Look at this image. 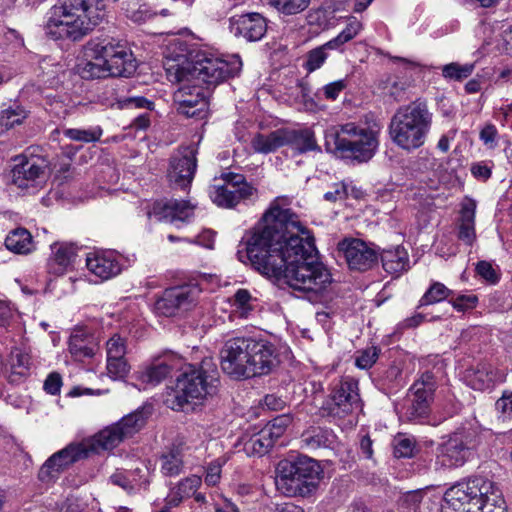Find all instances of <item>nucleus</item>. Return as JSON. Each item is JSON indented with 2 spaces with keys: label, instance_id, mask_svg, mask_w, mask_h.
<instances>
[{
  "label": "nucleus",
  "instance_id": "obj_1",
  "mask_svg": "<svg viewBox=\"0 0 512 512\" xmlns=\"http://www.w3.org/2000/svg\"><path fill=\"white\" fill-rule=\"evenodd\" d=\"M289 206L284 196L270 203L246 239L247 257L262 275L318 295L331 284V274L317 261L313 238Z\"/></svg>",
  "mask_w": 512,
  "mask_h": 512
},
{
  "label": "nucleus",
  "instance_id": "obj_2",
  "mask_svg": "<svg viewBox=\"0 0 512 512\" xmlns=\"http://www.w3.org/2000/svg\"><path fill=\"white\" fill-rule=\"evenodd\" d=\"M167 78L180 86L173 94L176 111L188 118H204L208 100L202 84L216 85L238 75L242 62L238 55L229 60L199 55L195 61L178 55L164 63Z\"/></svg>",
  "mask_w": 512,
  "mask_h": 512
},
{
  "label": "nucleus",
  "instance_id": "obj_3",
  "mask_svg": "<svg viewBox=\"0 0 512 512\" xmlns=\"http://www.w3.org/2000/svg\"><path fill=\"white\" fill-rule=\"evenodd\" d=\"M279 364L274 344L252 337L227 339L220 350L222 371L235 380L249 379L271 373Z\"/></svg>",
  "mask_w": 512,
  "mask_h": 512
},
{
  "label": "nucleus",
  "instance_id": "obj_4",
  "mask_svg": "<svg viewBox=\"0 0 512 512\" xmlns=\"http://www.w3.org/2000/svg\"><path fill=\"white\" fill-rule=\"evenodd\" d=\"M105 9L104 0H59L46 23V34L55 40L78 41L103 21Z\"/></svg>",
  "mask_w": 512,
  "mask_h": 512
},
{
  "label": "nucleus",
  "instance_id": "obj_5",
  "mask_svg": "<svg viewBox=\"0 0 512 512\" xmlns=\"http://www.w3.org/2000/svg\"><path fill=\"white\" fill-rule=\"evenodd\" d=\"M84 59L80 67L84 79L130 77L137 68L132 52L112 38L90 40L84 47Z\"/></svg>",
  "mask_w": 512,
  "mask_h": 512
},
{
  "label": "nucleus",
  "instance_id": "obj_6",
  "mask_svg": "<svg viewBox=\"0 0 512 512\" xmlns=\"http://www.w3.org/2000/svg\"><path fill=\"white\" fill-rule=\"evenodd\" d=\"M219 371L212 358H205L199 366L190 365L177 377L175 386L167 394L165 404L172 410L185 411L191 404L217 393Z\"/></svg>",
  "mask_w": 512,
  "mask_h": 512
},
{
  "label": "nucleus",
  "instance_id": "obj_7",
  "mask_svg": "<svg viewBox=\"0 0 512 512\" xmlns=\"http://www.w3.org/2000/svg\"><path fill=\"white\" fill-rule=\"evenodd\" d=\"M444 510L452 512H504L505 501L489 479L473 477L449 488L444 495Z\"/></svg>",
  "mask_w": 512,
  "mask_h": 512
},
{
  "label": "nucleus",
  "instance_id": "obj_8",
  "mask_svg": "<svg viewBox=\"0 0 512 512\" xmlns=\"http://www.w3.org/2000/svg\"><path fill=\"white\" fill-rule=\"evenodd\" d=\"M432 124V114L423 102H412L393 115L389 134L394 144L406 151L424 145Z\"/></svg>",
  "mask_w": 512,
  "mask_h": 512
},
{
  "label": "nucleus",
  "instance_id": "obj_9",
  "mask_svg": "<svg viewBox=\"0 0 512 512\" xmlns=\"http://www.w3.org/2000/svg\"><path fill=\"white\" fill-rule=\"evenodd\" d=\"M320 474L317 461L307 456H297L278 463L275 484L277 489L286 496L304 497L316 490Z\"/></svg>",
  "mask_w": 512,
  "mask_h": 512
},
{
  "label": "nucleus",
  "instance_id": "obj_10",
  "mask_svg": "<svg viewBox=\"0 0 512 512\" xmlns=\"http://www.w3.org/2000/svg\"><path fill=\"white\" fill-rule=\"evenodd\" d=\"M326 144H333L342 157L366 162L373 157L378 147L377 133L355 123H347L339 129L329 130L326 133Z\"/></svg>",
  "mask_w": 512,
  "mask_h": 512
},
{
  "label": "nucleus",
  "instance_id": "obj_11",
  "mask_svg": "<svg viewBox=\"0 0 512 512\" xmlns=\"http://www.w3.org/2000/svg\"><path fill=\"white\" fill-rule=\"evenodd\" d=\"M13 161L11 183L29 193H35L45 186L49 172L48 161L44 157L25 153L15 156Z\"/></svg>",
  "mask_w": 512,
  "mask_h": 512
},
{
  "label": "nucleus",
  "instance_id": "obj_12",
  "mask_svg": "<svg viewBox=\"0 0 512 512\" xmlns=\"http://www.w3.org/2000/svg\"><path fill=\"white\" fill-rule=\"evenodd\" d=\"M478 444L477 436L471 430L452 433L436 449V467L457 468L463 466L472 456Z\"/></svg>",
  "mask_w": 512,
  "mask_h": 512
},
{
  "label": "nucleus",
  "instance_id": "obj_13",
  "mask_svg": "<svg viewBox=\"0 0 512 512\" xmlns=\"http://www.w3.org/2000/svg\"><path fill=\"white\" fill-rule=\"evenodd\" d=\"M222 180V184H214L209 189L211 200L219 207L233 208L257 194V190L241 174L228 173L223 175Z\"/></svg>",
  "mask_w": 512,
  "mask_h": 512
},
{
  "label": "nucleus",
  "instance_id": "obj_14",
  "mask_svg": "<svg viewBox=\"0 0 512 512\" xmlns=\"http://www.w3.org/2000/svg\"><path fill=\"white\" fill-rule=\"evenodd\" d=\"M361 408L358 381L352 377H344L323 406L328 415L338 418H344Z\"/></svg>",
  "mask_w": 512,
  "mask_h": 512
},
{
  "label": "nucleus",
  "instance_id": "obj_15",
  "mask_svg": "<svg viewBox=\"0 0 512 512\" xmlns=\"http://www.w3.org/2000/svg\"><path fill=\"white\" fill-rule=\"evenodd\" d=\"M201 292L198 283H187L166 289L156 301L155 309L164 316H174L178 311H187L196 306Z\"/></svg>",
  "mask_w": 512,
  "mask_h": 512
},
{
  "label": "nucleus",
  "instance_id": "obj_16",
  "mask_svg": "<svg viewBox=\"0 0 512 512\" xmlns=\"http://www.w3.org/2000/svg\"><path fill=\"white\" fill-rule=\"evenodd\" d=\"M197 148L183 146L170 157L167 178L175 188L186 189L190 186L197 169Z\"/></svg>",
  "mask_w": 512,
  "mask_h": 512
},
{
  "label": "nucleus",
  "instance_id": "obj_17",
  "mask_svg": "<svg viewBox=\"0 0 512 512\" xmlns=\"http://www.w3.org/2000/svg\"><path fill=\"white\" fill-rule=\"evenodd\" d=\"M89 457L84 442L71 443L49 457L39 470L38 477L42 482H50L75 462Z\"/></svg>",
  "mask_w": 512,
  "mask_h": 512
},
{
  "label": "nucleus",
  "instance_id": "obj_18",
  "mask_svg": "<svg viewBox=\"0 0 512 512\" xmlns=\"http://www.w3.org/2000/svg\"><path fill=\"white\" fill-rule=\"evenodd\" d=\"M436 386L435 377L431 372L423 373L413 383L408 395L410 402L408 415L410 419L422 418L429 413Z\"/></svg>",
  "mask_w": 512,
  "mask_h": 512
},
{
  "label": "nucleus",
  "instance_id": "obj_19",
  "mask_svg": "<svg viewBox=\"0 0 512 512\" xmlns=\"http://www.w3.org/2000/svg\"><path fill=\"white\" fill-rule=\"evenodd\" d=\"M341 254L350 269L366 271L377 261L376 251L364 241L357 238H346L338 243Z\"/></svg>",
  "mask_w": 512,
  "mask_h": 512
},
{
  "label": "nucleus",
  "instance_id": "obj_20",
  "mask_svg": "<svg viewBox=\"0 0 512 512\" xmlns=\"http://www.w3.org/2000/svg\"><path fill=\"white\" fill-rule=\"evenodd\" d=\"M183 359L174 353H166L138 372L137 379L142 383L155 386L166 379L172 371L182 367Z\"/></svg>",
  "mask_w": 512,
  "mask_h": 512
},
{
  "label": "nucleus",
  "instance_id": "obj_21",
  "mask_svg": "<svg viewBox=\"0 0 512 512\" xmlns=\"http://www.w3.org/2000/svg\"><path fill=\"white\" fill-rule=\"evenodd\" d=\"M230 31L249 42L259 41L267 32L266 19L259 13H247L230 19Z\"/></svg>",
  "mask_w": 512,
  "mask_h": 512
},
{
  "label": "nucleus",
  "instance_id": "obj_22",
  "mask_svg": "<svg viewBox=\"0 0 512 512\" xmlns=\"http://www.w3.org/2000/svg\"><path fill=\"white\" fill-rule=\"evenodd\" d=\"M125 438L118 429L116 423L105 427L94 436L84 439L89 456L98 454L101 451L111 450L118 446Z\"/></svg>",
  "mask_w": 512,
  "mask_h": 512
},
{
  "label": "nucleus",
  "instance_id": "obj_23",
  "mask_svg": "<svg viewBox=\"0 0 512 512\" xmlns=\"http://www.w3.org/2000/svg\"><path fill=\"white\" fill-rule=\"evenodd\" d=\"M52 255L48 260L49 273L64 274L77 257L78 248L73 243L57 242L51 245Z\"/></svg>",
  "mask_w": 512,
  "mask_h": 512
},
{
  "label": "nucleus",
  "instance_id": "obj_24",
  "mask_svg": "<svg viewBox=\"0 0 512 512\" xmlns=\"http://www.w3.org/2000/svg\"><path fill=\"white\" fill-rule=\"evenodd\" d=\"M153 212L159 220L171 223L176 221L185 222L193 216L194 206L184 200H169L164 203H157Z\"/></svg>",
  "mask_w": 512,
  "mask_h": 512
},
{
  "label": "nucleus",
  "instance_id": "obj_25",
  "mask_svg": "<svg viewBox=\"0 0 512 512\" xmlns=\"http://www.w3.org/2000/svg\"><path fill=\"white\" fill-rule=\"evenodd\" d=\"M475 217L476 202L473 199H466L460 210L457 237L468 246H472L476 240Z\"/></svg>",
  "mask_w": 512,
  "mask_h": 512
},
{
  "label": "nucleus",
  "instance_id": "obj_26",
  "mask_svg": "<svg viewBox=\"0 0 512 512\" xmlns=\"http://www.w3.org/2000/svg\"><path fill=\"white\" fill-rule=\"evenodd\" d=\"M497 372L488 363H478L466 370L465 382L472 389L484 391L493 387L496 381Z\"/></svg>",
  "mask_w": 512,
  "mask_h": 512
},
{
  "label": "nucleus",
  "instance_id": "obj_27",
  "mask_svg": "<svg viewBox=\"0 0 512 512\" xmlns=\"http://www.w3.org/2000/svg\"><path fill=\"white\" fill-rule=\"evenodd\" d=\"M88 270L101 280H108L120 273L121 267L112 254H93L86 258Z\"/></svg>",
  "mask_w": 512,
  "mask_h": 512
},
{
  "label": "nucleus",
  "instance_id": "obj_28",
  "mask_svg": "<svg viewBox=\"0 0 512 512\" xmlns=\"http://www.w3.org/2000/svg\"><path fill=\"white\" fill-rule=\"evenodd\" d=\"M160 472L165 477H176L184 471V446L174 443L159 457Z\"/></svg>",
  "mask_w": 512,
  "mask_h": 512
},
{
  "label": "nucleus",
  "instance_id": "obj_29",
  "mask_svg": "<svg viewBox=\"0 0 512 512\" xmlns=\"http://www.w3.org/2000/svg\"><path fill=\"white\" fill-rule=\"evenodd\" d=\"M301 447L308 451L329 448L335 442L332 430L319 426H312L301 434Z\"/></svg>",
  "mask_w": 512,
  "mask_h": 512
},
{
  "label": "nucleus",
  "instance_id": "obj_30",
  "mask_svg": "<svg viewBox=\"0 0 512 512\" xmlns=\"http://www.w3.org/2000/svg\"><path fill=\"white\" fill-rule=\"evenodd\" d=\"M381 261L384 270L393 275H399L408 269V253L401 246L383 250Z\"/></svg>",
  "mask_w": 512,
  "mask_h": 512
},
{
  "label": "nucleus",
  "instance_id": "obj_31",
  "mask_svg": "<svg viewBox=\"0 0 512 512\" xmlns=\"http://www.w3.org/2000/svg\"><path fill=\"white\" fill-rule=\"evenodd\" d=\"M286 145L285 129L275 130L267 135L257 134L251 141V146L257 153L268 154Z\"/></svg>",
  "mask_w": 512,
  "mask_h": 512
},
{
  "label": "nucleus",
  "instance_id": "obj_32",
  "mask_svg": "<svg viewBox=\"0 0 512 512\" xmlns=\"http://www.w3.org/2000/svg\"><path fill=\"white\" fill-rule=\"evenodd\" d=\"M286 132V145L292 146L300 153L307 151H318L320 150L317 145L314 133L308 129L305 130H290L285 129Z\"/></svg>",
  "mask_w": 512,
  "mask_h": 512
},
{
  "label": "nucleus",
  "instance_id": "obj_33",
  "mask_svg": "<svg viewBox=\"0 0 512 512\" xmlns=\"http://www.w3.org/2000/svg\"><path fill=\"white\" fill-rule=\"evenodd\" d=\"M97 345L91 337L82 332L73 333L69 339V351L75 360L82 361L95 354Z\"/></svg>",
  "mask_w": 512,
  "mask_h": 512
},
{
  "label": "nucleus",
  "instance_id": "obj_34",
  "mask_svg": "<svg viewBox=\"0 0 512 512\" xmlns=\"http://www.w3.org/2000/svg\"><path fill=\"white\" fill-rule=\"evenodd\" d=\"M149 413L144 409L136 411L122 417L116 425L125 439L138 433L146 424Z\"/></svg>",
  "mask_w": 512,
  "mask_h": 512
},
{
  "label": "nucleus",
  "instance_id": "obj_35",
  "mask_svg": "<svg viewBox=\"0 0 512 512\" xmlns=\"http://www.w3.org/2000/svg\"><path fill=\"white\" fill-rule=\"evenodd\" d=\"M30 374V357L26 353L16 351L11 354L8 380L19 384Z\"/></svg>",
  "mask_w": 512,
  "mask_h": 512
},
{
  "label": "nucleus",
  "instance_id": "obj_36",
  "mask_svg": "<svg viewBox=\"0 0 512 512\" xmlns=\"http://www.w3.org/2000/svg\"><path fill=\"white\" fill-rule=\"evenodd\" d=\"M5 246L15 253H29L32 250V236L27 229L17 228L8 234Z\"/></svg>",
  "mask_w": 512,
  "mask_h": 512
},
{
  "label": "nucleus",
  "instance_id": "obj_37",
  "mask_svg": "<svg viewBox=\"0 0 512 512\" xmlns=\"http://www.w3.org/2000/svg\"><path fill=\"white\" fill-rule=\"evenodd\" d=\"M266 4L284 16L302 13L310 5L311 0H265Z\"/></svg>",
  "mask_w": 512,
  "mask_h": 512
},
{
  "label": "nucleus",
  "instance_id": "obj_38",
  "mask_svg": "<svg viewBox=\"0 0 512 512\" xmlns=\"http://www.w3.org/2000/svg\"><path fill=\"white\" fill-rule=\"evenodd\" d=\"M257 299L246 289H238L230 302L241 318H247L255 309Z\"/></svg>",
  "mask_w": 512,
  "mask_h": 512
},
{
  "label": "nucleus",
  "instance_id": "obj_39",
  "mask_svg": "<svg viewBox=\"0 0 512 512\" xmlns=\"http://www.w3.org/2000/svg\"><path fill=\"white\" fill-rule=\"evenodd\" d=\"M454 295L443 283L433 282L419 300L418 308L439 303Z\"/></svg>",
  "mask_w": 512,
  "mask_h": 512
},
{
  "label": "nucleus",
  "instance_id": "obj_40",
  "mask_svg": "<svg viewBox=\"0 0 512 512\" xmlns=\"http://www.w3.org/2000/svg\"><path fill=\"white\" fill-rule=\"evenodd\" d=\"M268 430L261 429L256 435H253L246 443L245 450L247 453L262 456L274 445L269 438Z\"/></svg>",
  "mask_w": 512,
  "mask_h": 512
},
{
  "label": "nucleus",
  "instance_id": "obj_41",
  "mask_svg": "<svg viewBox=\"0 0 512 512\" xmlns=\"http://www.w3.org/2000/svg\"><path fill=\"white\" fill-rule=\"evenodd\" d=\"M332 19L333 12L324 8L312 9L306 16L308 25L320 30L329 29L332 26Z\"/></svg>",
  "mask_w": 512,
  "mask_h": 512
},
{
  "label": "nucleus",
  "instance_id": "obj_42",
  "mask_svg": "<svg viewBox=\"0 0 512 512\" xmlns=\"http://www.w3.org/2000/svg\"><path fill=\"white\" fill-rule=\"evenodd\" d=\"M65 137L73 141L90 143L98 141L101 137L102 131L100 128L95 129H77L69 128L63 131Z\"/></svg>",
  "mask_w": 512,
  "mask_h": 512
},
{
  "label": "nucleus",
  "instance_id": "obj_43",
  "mask_svg": "<svg viewBox=\"0 0 512 512\" xmlns=\"http://www.w3.org/2000/svg\"><path fill=\"white\" fill-rule=\"evenodd\" d=\"M474 67V64L450 63L442 68V75L448 79L461 81L472 74Z\"/></svg>",
  "mask_w": 512,
  "mask_h": 512
},
{
  "label": "nucleus",
  "instance_id": "obj_44",
  "mask_svg": "<svg viewBox=\"0 0 512 512\" xmlns=\"http://www.w3.org/2000/svg\"><path fill=\"white\" fill-rule=\"evenodd\" d=\"M26 112L17 107L16 109L8 108L2 111L0 115V125L5 129H11L16 125L22 124L26 119Z\"/></svg>",
  "mask_w": 512,
  "mask_h": 512
},
{
  "label": "nucleus",
  "instance_id": "obj_45",
  "mask_svg": "<svg viewBox=\"0 0 512 512\" xmlns=\"http://www.w3.org/2000/svg\"><path fill=\"white\" fill-rule=\"evenodd\" d=\"M202 483V479L197 475H190L184 479H182L177 487L176 494L182 498H188L193 496Z\"/></svg>",
  "mask_w": 512,
  "mask_h": 512
},
{
  "label": "nucleus",
  "instance_id": "obj_46",
  "mask_svg": "<svg viewBox=\"0 0 512 512\" xmlns=\"http://www.w3.org/2000/svg\"><path fill=\"white\" fill-rule=\"evenodd\" d=\"M323 45L308 52L304 67L308 72L319 69L326 61L328 54Z\"/></svg>",
  "mask_w": 512,
  "mask_h": 512
},
{
  "label": "nucleus",
  "instance_id": "obj_47",
  "mask_svg": "<svg viewBox=\"0 0 512 512\" xmlns=\"http://www.w3.org/2000/svg\"><path fill=\"white\" fill-rule=\"evenodd\" d=\"M355 359V365L360 369L371 368L378 359L379 349L375 346L368 347L364 350L358 351Z\"/></svg>",
  "mask_w": 512,
  "mask_h": 512
},
{
  "label": "nucleus",
  "instance_id": "obj_48",
  "mask_svg": "<svg viewBox=\"0 0 512 512\" xmlns=\"http://www.w3.org/2000/svg\"><path fill=\"white\" fill-rule=\"evenodd\" d=\"M107 371L114 379L125 377L129 371V365L125 356L115 357V359L114 357L107 358Z\"/></svg>",
  "mask_w": 512,
  "mask_h": 512
},
{
  "label": "nucleus",
  "instance_id": "obj_49",
  "mask_svg": "<svg viewBox=\"0 0 512 512\" xmlns=\"http://www.w3.org/2000/svg\"><path fill=\"white\" fill-rule=\"evenodd\" d=\"M450 304L452 307L459 311V312H465L468 310H471L475 308L478 304V297L474 294H461L457 296H451Z\"/></svg>",
  "mask_w": 512,
  "mask_h": 512
},
{
  "label": "nucleus",
  "instance_id": "obj_50",
  "mask_svg": "<svg viewBox=\"0 0 512 512\" xmlns=\"http://www.w3.org/2000/svg\"><path fill=\"white\" fill-rule=\"evenodd\" d=\"M422 501V494L419 491H410L404 494L399 500V506L403 512H418Z\"/></svg>",
  "mask_w": 512,
  "mask_h": 512
},
{
  "label": "nucleus",
  "instance_id": "obj_51",
  "mask_svg": "<svg viewBox=\"0 0 512 512\" xmlns=\"http://www.w3.org/2000/svg\"><path fill=\"white\" fill-rule=\"evenodd\" d=\"M225 463L223 459H216L210 462L205 471L204 482L208 486H215L220 482L222 466Z\"/></svg>",
  "mask_w": 512,
  "mask_h": 512
},
{
  "label": "nucleus",
  "instance_id": "obj_52",
  "mask_svg": "<svg viewBox=\"0 0 512 512\" xmlns=\"http://www.w3.org/2000/svg\"><path fill=\"white\" fill-rule=\"evenodd\" d=\"M107 358L122 357L126 354V342L119 334H114L106 343Z\"/></svg>",
  "mask_w": 512,
  "mask_h": 512
},
{
  "label": "nucleus",
  "instance_id": "obj_53",
  "mask_svg": "<svg viewBox=\"0 0 512 512\" xmlns=\"http://www.w3.org/2000/svg\"><path fill=\"white\" fill-rule=\"evenodd\" d=\"M122 109H146L152 110L154 103L142 96L126 97L118 101Z\"/></svg>",
  "mask_w": 512,
  "mask_h": 512
},
{
  "label": "nucleus",
  "instance_id": "obj_54",
  "mask_svg": "<svg viewBox=\"0 0 512 512\" xmlns=\"http://www.w3.org/2000/svg\"><path fill=\"white\" fill-rule=\"evenodd\" d=\"M414 441L406 437H397L394 442V454L398 458H408L413 455Z\"/></svg>",
  "mask_w": 512,
  "mask_h": 512
},
{
  "label": "nucleus",
  "instance_id": "obj_55",
  "mask_svg": "<svg viewBox=\"0 0 512 512\" xmlns=\"http://www.w3.org/2000/svg\"><path fill=\"white\" fill-rule=\"evenodd\" d=\"M496 410L503 419L512 418V391H504L502 396L495 403Z\"/></svg>",
  "mask_w": 512,
  "mask_h": 512
},
{
  "label": "nucleus",
  "instance_id": "obj_56",
  "mask_svg": "<svg viewBox=\"0 0 512 512\" xmlns=\"http://www.w3.org/2000/svg\"><path fill=\"white\" fill-rule=\"evenodd\" d=\"M476 271L479 276L491 284H495L499 280L498 273L492 264L487 261H479L476 265Z\"/></svg>",
  "mask_w": 512,
  "mask_h": 512
},
{
  "label": "nucleus",
  "instance_id": "obj_57",
  "mask_svg": "<svg viewBox=\"0 0 512 512\" xmlns=\"http://www.w3.org/2000/svg\"><path fill=\"white\" fill-rule=\"evenodd\" d=\"M127 12L129 18L137 23L145 22L153 16L152 11L147 4H141L137 8L133 5L127 10Z\"/></svg>",
  "mask_w": 512,
  "mask_h": 512
},
{
  "label": "nucleus",
  "instance_id": "obj_58",
  "mask_svg": "<svg viewBox=\"0 0 512 512\" xmlns=\"http://www.w3.org/2000/svg\"><path fill=\"white\" fill-rule=\"evenodd\" d=\"M362 30V23L355 17L349 18L346 27L340 32L342 38L347 42L355 38Z\"/></svg>",
  "mask_w": 512,
  "mask_h": 512
},
{
  "label": "nucleus",
  "instance_id": "obj_59",
  "mask_svg": "<svg viewBox=\"0 0 512 512\" xmlns=\"http://www.w3.org/2000/svg\"><path fill=\"white\" fill-rule=\"evenodd\" d=\"M345 80H337L323 87V94L328 100H336L339 94L346 88Z\"/></svg>",
  "mask_w": 512,
  "mask_h": 512
},
{
  "label": "nucleus",
  "instance_id": "obj_60",
  "mask_svg": "<svg viewBox=\"0 0 512 512\" xmlns=\"http://www.w3.org/2000/svg\"><path fill=\"white\" fill-rule=\"evenodd\" d=\"M62 386V378L58 373H51L44 382V390L51 394L56 395L60 392Z\"/></svg>",
  "mask_w": 512,
  "mask_h": 512
},
{
  "label": "nucleus",
  "instance_id": "obj_61",
  "mask_svg": "<svg viewBox=\"0 0 512 512\" xmlns=\"http://www.w3.org/2000/svg\"><path fill=\"white\" fill-rule=\"evenodd\" d=\"M63 512H93V509L79 499L68 498Z\"/></svg>",
  "mask_w": 512,
  "mask_h": 512
},
{
  "label": "nucleus",
  "instance_id": "obj_62",
  "mask_svg": "<svg viewBox=\"0 0 512 512\" xmlns=\"http://www.w3.org/2000/svg\"><path fill=\"white\" fill-rule=\"evenodd\" d=\"M347 190L344 183H336L333 186L332 191H328L324 194V199L330 202L342 200L346 197Z\"/></svg>",
  "mask_w": 512,
  "mask_h": 512
},
{
  "label": "nucleus",
  "instance_id": "obj_63",
  "mask_svg": "<svg viewBox=\"0 0 512 512\" xmlns=\"http://www.w3.org/2000/svg\"><path fill=\"white\" fill-rule=\"evenodd\" d=\"M263 405L268 410L278 411L282 410L285 407L286 403L281 397L276 396L274 394H268L264 397Z\"/></svg>",
  "mask_w": 512,
  "mask_h": 512
},
{
  "label": "nucleus",
  "instance_id": "obj_64",
  "mask_svg": "<svg viewBox=\"0 0 512 512\" xmlns=\"http://www.w3.org/2000/svg\"><path fill=\"white\" fill-rule=\"evenodd\" d=\"M496 136L497 129L492 124L486 125L480 132V139L484 142L485 145H489L490 147L495 145Z\"/></svg>",
  "mask_w": 512,
  "mask_h": 512
}]
</instances>
